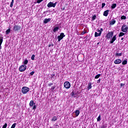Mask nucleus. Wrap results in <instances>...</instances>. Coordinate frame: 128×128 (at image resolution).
Listing matches in <instances>:
<instances>
[{
    "label": "nucleus",
    "instance_id": "nucleus-1",
    "mask_svg": "<svg viewBox=\"0 0 128 128\" xmlns=\"http://www.w3.org/2000/svg\"><path fill=\"white\" fill-rule=\"evenodd\" d=\"M22 92L23 94H28V92H30V88L26 86H23L22 89Z\"/></svg>",
    "mask_w": 128,
    "mask_h": 128
},
{
    "label": "nucleus",
    "instance_id": "nucleus-2",
    "mask_svg": "<svg viewBox=\"0 0 128 128\" xmlns=\"http://www.w3.org/2000/svg\"><path fill=\"white\" fill-rule=\"evenodd\" d=\"M22 29V26L18 24H16L13 26L14 32H18Z\"/></svg>",
    "mask_w": 128,
    "mask_h": 128
},
{
    "label": "nucleus",
    "instance_id": "nucleus-3",
    "mask_svg": "<svg viewBox=\"0 0 128 128\" xmlns=\"http://www.w3.org/2000/svg\"><path fill=\"white\" fill-rule=\"evenodd\" d=\"M29 106H33L32 108L33 110H36V103L34 102V100H30Z\"/></svg>",
    "mask_w": 128,
    "mask_h": 128
},
{
    "label": "nucleus",
    "instance_id": "nucleus-4",
    "mask_svg": "<svg viewBox=\"0 0 128 128\" xmlns=\"http://www.w3.org/2000/svg\"><path fill=\"white\" fill-rule=\"evenodd\" d=\"M128 25L124 24L121 28V30L122 32H128Z\"/></svg>",
    "mask_w": 128,
    "mask_h": 128
},
{
    "label": "nucleus",
    "instance_id": "nucleus-5",
    "mask_svg": "<svg viewBox=\"0 0 128 128\" xmlns=\"http://www.w3.org/2000/svg\"><path fill=\"white\" fill-rule=\"evenodd\" d=\"M56 2L53 3L52 2H50L47 4L48 8H56Z\"/></svg>",
    "mask_w": 128,
    "mask_h": 128
},
{
    "label": "nucleus",
    "instance_id": "nucleus-6",
    "mask_svg": "<svg viewBox=\"0 0 128 128\" xmlns=\"http://www.w3.org/2000/svg\"><path fill=\"white\" fill-rule=\"evenodd\" d=\"M114 36V32L112 31L110 32H108V33L106 34V38H112Z\"/></svg>",
    "mask_w": 128,
    "mask_h": 128
},
{
    "label": "nucleus",
    "instance_id": "nucleus-7",
    "mask_svg": "<svg viewBox=\"0 0 128 128\" xmlns=\"http://www.w3.org/2000/svg\"><path fill=\"white\" fill-rule=\"evenodd\" d=\"M26 70V65H22L20 66L19 68V70L21 72H24Z\"/></svg>",
    "mask_w": 128,
    "mask_h": 128
},
{
    "label": "nucleus",
    "instance_id": "nucleus-8",
    "mask_svg": "<svg viewBox=\"0 0 128 128\" xmlns=\"http://www.w3.org/2000/svg\"><path fill=\"white\" fill-rule=\"evenodd\" d=\"M64 36H66V35H64V33L62 32L60 34V36H58V42H60V40H62V38H64Z\"/></svg>",
    "mask_w": 128,
    "mask_h": 128
},
{
    "label": "nucleus",
    "instance_id": "nucleus-9",
    "mask_svg": "<svg viewBox=\"0 0 128 128\" xmlns=\"http://www.w3.org/2000/svg\"><path fill=\"white\" fill-rule=\"evenodd\" d=\"M64 87L65 88L68 89L70 88V83L68 82H64Z\"/></svg>",
    "mask_w": 128,
    "mask_h": 128
},
{
    "label": "nucleus",
    "instance_id": "nucleus-10",
    "mask_svg": "<svg viewBox=\"0 0 128 128\" xmlns=\"http://www.w3.org/2000/svg\"><path fill=\"white\" fill-rule=\"evenodd\" d=\"M97 32H99V34L98 33V32H95V34H94L95 38H98V36H102V31H100V29H98Z\"/></svg>",
    "mask_w": 128,
    "mask_h": 128
},
{
    "label": "nucleus",
    "instance_id": "nucleus-11",
    "mask_svg": "<svg viewBox=\"0 0 128 128\" xmlns=\"http://www.w3.org/2000/svg\"><path fill=\"white\" fill-rule=\"evenodd\" d=\"M121 63H122V60L120 59H116L114 61V64H121Z\"/></svg>",
    "mask_w": 128,
    "mask_h": 128
},
{
    "label": "nucleus",
    "instance_id": "nucleus-12",
    "mask_svg": "<svg viewBox=\"0 0 128 128\" xmlns=\"http://www.w3.org/2000/svg\"><path fill=\"white\" fill-rule=\"evenodd\" d=\"M116 40V35H114L112 38L111 40L110 41V44H114V42Z\"/></svg>",
    "mask_w": 128,
    "mask_h": 128
},
{
    "label": "nucleus",
    "instance_id": "nucleus-13",
    "mask_svg": "<svg viewBox=\"0 0 128 128\" xmlns=\"http://www.w3.org/2000/svg\"><path fill=\"white\" fill-rule=\"evenodd\" d=\"M3 42H4V37L2 36H0V50H2V44Z\"/></svg>",
    "mask_w": 128,
    "mask_h": 128
},
{
    "label": "nucleus",
    "instance_id": "nucleus-14",
    "mask_svg": "<svg viewBox=\"0 0 128 128\" xmlns=\"http://www.w3.org/2000/svg\"><path fill=\"white\" fill-rule=\"evenodd\" d=\"M108 12H110V10H105L103 14V16H108Z\"/></svg>",
    "mask_w": 128,
    "mask_h": 128
},
{
    "label": "nucleus",
    "instance_id": "nucleus-15",
    "mask_svg": "<svg viewBox=\"0 0 128 128\" xmlns=\"http://www.w3.org/2000/svg\"><path fill=\"white\" fill-rule=\"evenodd\" d=\"M49 22H50V18H45L44 20V24H48Z\"/></svg>",
    "mask_w": 128,
    "mask_h": 128
},
{
    "label": "nucleus",
    "instance_id": "nucleus-16",
    "mask_svg": "<svg viewBox=\"0 0 128 128\" xmlns=\"http://www.w3.org/2000/svg\"><path fill=\"white\" fill-rule=\"evenodd\" d=\"M114 24H116V20H114V19H113L110 22V26H114Z\"/></svg>",
    "mask_w": 128,
    "mask_h": 128
},
{
    "label": "nucleus",
    "instance_id": "nucleus-17",
    "mask_svg": "<svg viewBox=\"0 0 128 128\" xmlns=\"http://www.w3.org/2000/svg\"><path fill=\"white\" fill-rule=\"evenodd\" d=\"M92 82H89L88 83V88H87L88 90H90L92 89Z\"/></svg>",
    "mask_w": 128,
    "mask_h": 128
},
{
    "label": "nucleus",
    "instance_id": "nucleus-18",
    "mask_svg": "<svg viewBox=\"0 0 128 128\" xmlns=\"http://www.w3.org/2000/svg\"><path fill=\"white\" fill-rule=\"evenodd\" d=\"M58 120V117L54 116L52 119V122H56Z\"/></svg>",
    "mask_w": 128,
    "mask_h": 128
},
{
    "label": "nucleus",
    "instance_id": "nucleus-19",
    "mask_svg": "<svg viewBox=\"0 0 128 128\" xmlns=\"http://www.w3.org/2000/svg\"><path fill=\"white\" fill-rule=\"evenodd\" d=\"M128 64V60H127V59L124 60L122 62V64H123L124 66L126 64Z\"/></svg>",
    "mask_w": 128,
    "mask_h": 128
},
{
    "label": "nucleus",
    "instance_id": "nucleus-20",
    "mask_svg": "<svg viewBox=\"0 0 128 128\" xmlns=\"http://www.w3.org/2000/svg\"><path fill=\"white\" fill-rule=\"evenodd\" d=\"M75 114L76 116H78L80 114V110H76L75 112Z\"/></svg>",
    "mask_w": 128,
    "mask_h": 128
},
{
    "label": "nucleus",
    "instance_id": "nucleus-21",
    "mask_svg": "<svg viewBox=\"0 0 128 128\" xmlns=\"http://www.w3.org/2000/svg\"><path fill=\"white\" fill-rule=\"evenodd\" d=\"M125 34L123 32H120V34H119V35H118V36L119 38H120L122 36H124Z\"/></svg>",
    "mask_w": 128,
    "mask_h": 128
},
{
    "label": "nucleus",
    "instance_id": "nucleus-22",
    "mask_svg": "<svg viewBox=\"0 0 128 128\" xmlns=\"http://www.w3.org/2000/svg\"><path fill=\"white\" fill-rule=\"evenodd\" d=\"M59 28H58V27H56V28H54V30H53V32H58V30H59Z\"/></svg>",
    "mask_w": 128,
    "mask_h": 128
},
{
    "label": "nucleus",
    "instance_id": "nucleus-23",
    "mask_svg": "<svg viewBox=\"0 0 128 128\" xmlns=\"http://www.w3.org/2000/svg\"><path fill=\"white\" fill-rule=\"evenodd\" d=\"M122 52H120V53L116 52V53L115 56H122Z\"/></svg>",
    "mask_w": 128,
    "mask_h": 128
},
{
    "label": "nucleus",
    "instance_id": "nucleus-24",
    "mask_svg": "<svg viewBox=\"0 0 128 128\" xmlns=\"http://www.w3.org/2000/svg\"><path fill=\"white\" fill-rule=\"evenodd\" d=\"M116 4H113L111 6L112 8V9L116 8Z\"/></svg>",
    "mask_w": 128,
    "mask_h": 128
},
{
    "label": "nucleus",
    "instance_id": "nucleus-25",
    "mask_svg": "<svg viewBox=\"0 0 128 128\" xmlns=\"http://www.w3.org/2000/svg\"><path fill=\"white\" fill-rule=\"evenodd\" d=\"M10 28H8L6 30V34H10Z\"/></svg>",
    "mask_w": 128,
    "mask_h": 128
},
{
    "label": "nucleus",
    "instance_id": "nucleus-26",
    "mask_svg": "<svg viewBox=\"0 0 128 128\" xmlns=\"http://www.w3.org/2000/svg\"><path fill=\"white\" fill-rule=\"evenodd\" d=\"M28 60H25L23 62L24 64L26 66V64H28Z\"/></svg>",
    "mask_w": 128,
    "mask_h": 128
},
{
    "label": "nucleus",
    "instance_id": "nucleus-27",
    "mask_svg": "<svg viewBox=\"0 0 128 128\" xmlns=\"http://www.w3.org/2000/svg\"><path fill=\"white\" fill-rule=\"evenodd\" d=\"M96 18V15L94 14L92 16V20H94Z\"/></svg>",
    "mask_w": 128,
    "mask_h": 128
},
{
    "label": "nucleus",
    "instance_id": "nucleus-28",
    "mask_svg": "<svg viewBox=\"0 0 128 128\" xmlns=\"http://www.w3.org/2000/svg\"><path fill=\"white\" fill-rule=\"evenodd\" d=\"M120 20H126V16H122L120 17Z\"/></svg>",
    "mask_w": 128,
    "mask_h": 128
},
{
    "label": "nucleus",
    "instance_id": "nucleus-29",
    "mask_svg": "<svg viewBox=\"0 0 128 128\" xmlns=\"http://www.w3.org/2000/svg\"><path fill=\"white\" fill-rule=\"evenodd\" d=\"M100 76H101L100 74H98L96 75L94 78L96 80V79L98 78Z\"/></svg>",
    "mask_w": 128,
    "mask_h": 128
},
{
    "label": "nucleus",
    "instance_id": "nucleus-30",
    "mask_svg": "<svg viewBox=\"0 0 128 128\" xmlns=\"http://www.w3.org/2000/svg\"><path fill=\"white\" fill-rule=\"evenodd\" d=\"M55 76H56V74H55L54 72H53V73L51 74V78H54Z\"/></svg>",
    "mask_w": 128,
    "mask_h": 128
},
{
    "label": "nucleus",
    "instance_id": "nucleus-31",
    "mask_svg": "<svg viewBox=\"0 0 128 128\" xmlns=\"http://www.w3.org/2000/svg\"><path fill=\"white\" fill-rule=\"evenodd\" d=\"M88 32H86V30H84V32H82L81 33L82 36H84V34H86Z\"/></svg>",
    "mask_w": 128,
    "mask_h": 128
},
{
    "label": "nucleus",
    "instance_id": "nucleus-32",
    "mask_svg": "<svg viewBox=\"0 0 128 128\" xmlns=\"http://www.w3.org/2000/svg\"><path fill=\"white\" fill-rule=\"evenodd\" d=\"M34 58H36V56L34 54H32L31 57V60H34Z\"/></svg>",
    "mask_w": 128,
    "mask_h": 128
},
{
    "label": "nucleus",
    "instance_id": "nucleus-33",
    "mask_svg": "<svg viewBox=\"0 0 128 128\" xmlns=\"http://www.w3.org/2000/svg\"><path fill=\"white\" fill-rule=\"evenodd\" d=\"M16 123H14L11 126V128H16Z\"/></svg>",
    "mask_w": 128,
    "mask_h": 128
},
{
    "label": "nucleus",
    "instance_id": "nucleus-34",
    "mask_svg": "<svg viewBox=\"0 0 128 128\" xmlns=\"http://www.w3.org/2000/svg\"><path fill=\"white\" fill-rule=\"evenodd\" d=\"M105 6H106V3H104V2L102 3V8H104Z\"/></svg>",
    "mask_w": 128,
    "mask_h": 128
},
{
    "label": "nucleus",
    "instance_id": "nucleus-35",
    "mask_svg": "<svg viewBox=\"0 0 128 128\" xmlns=\"http://www.w3.org/2000/svg\"><path fill=\"white\" fill-rule=\"evenodd\" d=\"M70 96H76V94H74V92H72L70 93Z\"/></svg>",
    "mask_w": 128,
    "mask_h": 128
},
{
    "label": "nucleus",
    "instance_id": "nucleus-36",
    "mask_svg": "<svg viewBox=\"0 0 128 128\" xmlns=\"http://www.w3.org/2000/svg\"><path fill=\"white\" fill-rule=\"evenodd\" d=\"M8 126V124L6 123L2 126V128H6Z\"/></svg>",
    "mask_w": 128,
    "mask_h": 128
},
{
    "label": "nucleus",
    "instance_id": "nucleus-37",
    "mask_svg": "<svg viewBox=\"0 0 128 128\" xmlns=\"http://www.w3.org/2000/svg\"><path fill=\"white\" fill-rule=\"evenodd\" d=\"M54 88H56V86H53L51 88V90L52 92H54Z\"/></svg>",
    "mask_w": 128,
    "mask_h": 128
},
{
    "label": "nucleus",
    "instance_id": "nucleus-38",
    "mask_svg": "<svg viewBox=\"0 0 128 128\" xmlns=\"http://www.w3.org/2000/svg\"><path fill=\"white\" fill-rule=\"evenodd\" d=\"M100 115L97 118V122H100Z\"/></svg>",
    "mask_w": 128,
    "mask_h": 128
},
{
    "label": "nucleus",
    "instance_id": "nucleus-39",
    "mask_svg": "<svg viewBox=\"0 0 128 128\" xmlns=\"http://www.w3.org/2000/svg\"><path fill=\"white\" fill-rule=\"evenodd\" d=\"M14 2H11L10 4V8H12V6H14Z\"/></svg>",
    "mask_w": 128,
    "mask_h": 128
},
{
    "label": "nucleus",
    "instance_id": "nucleus-40",
    "mask_svg": "<svg viewBox=\"0 0 128 128\" xmlns=\"http://www.w3.org/2000/svg\"><path fill=\"white\" fill-rule=\"evenodd\" d=\"M42 0H38L37 4H40V2H42Z\"/></svg>",
    "mask_w": 128,
    "mask_h": 128
},
{
    "label": "nucleus",
    "instance_id": "nucleus-41",
    "mask_svg": "<svg viewBox=\"0 0 128 128\" xmlns=\"http://www.w3.org/2000/svg\"><path fill=\"white\" fill-rule=\"evenodd\" d=\"M30 74L31 76H34V71H32V72H30Z\"/></svg>",
    "mask_w": 128,
    "mask_h": 128
},
{
    "label": "nucleus",
    "instance_id": "nucleus-42",
    "mask_svg": "<svg viewBox=\"0 0 128 128\" xmlns=\"http://www.w3.org/2000/svg\"><path fill=\"white\" fill-rule=\"evenodd\" d=\"M48 46V48H50V46H54V44H49Z\"/></svg>",
    "mask_w": 128,
    "mask_h": 128
},
{
    "label": "nucleus",
    "instance_id": "nucleus-43",
    "mask_svg": "<svg viewBox=\"0 0 128 128\" xmlns=\"http://www.w3.org/2000/svg\"><path fill=\"white\" fill-rule=\"evenodd\" d=\"M100 78L97 80V84H100Z\"/></svg>",
    "mask_w": 128,
    "mask_h": 128
},
{
    "label": "nucleus",
    "instance_id": "nucleus-44",
    "mask_svg": "<svg viewBox=\"0 0 128 128\" xmlns=\"http://www.w3.org/2000/svg\"><path fill=\"white\" fill-rule=\"evenodd\" d=\"M120 86H125V84H122V83H121L120 84Z\"/></svg>",
    "mask_w": 128,
    "mask_h": 128
},
{
    "label": "nucleus",
    "instance_id": "nucleus-45",
    "mask_svg": "<svg viewBox=\"0 0 128 128\" xmlns=\"http://www.w3.org/2000/svg\"><path fill=\"white\" fill-rule=\"evenodd\" d=\"M100 32H101V34H102V32H104V29L102 28H100Z\"/></svg>",
    "mask_w": 128,
    "mask_h": 128
},
{
    "label": "nucleus",
    "instance_id": "nucleus-46",
    "mask_svg": "<svg viewBox=\"0 0 128 128\" xmlns=\"http://www.w3.org/2000/svg\"><path fill=\"white\" fill-rule=\"evenodd\" d=\"M52 84H53L52 83H50V84H48V86H52Z\"/></svg>",
    "mask_w": 128,
    "mask_h": 128
},
{
    "label": "nucleus",
    "instance_id": "nucleus-47",
    "mask_svg": "<svg viewBox=\"0 0 128 128\" xmlns=\"http://www.w3.org/2000/svg\"><path fill=\"white\" fill-rule=\"evenodd\" d=\"M101 128H106V126H102L101 127Z\"/></svg>",
    "mask_w": 128,
    "mask_h": 128
},
{
    "label": "nucleus",
    "instance_id": "nucleus-48",
    "mask_svg": "<svg viewBox=\"0 0 128 128\" xmlns=\"http://www.w3.org/2000/svg\"><path fill=\"white\" fill-rule=\"evenodd\" d=\"M121 40H124V38H121Z\"/></svg>",
    "mask_w": 128,
    "mask_h": 128
},
{
    "label": "nucleus",
    "instance_id": "nucleus-49",
    "mask_svg": "<svg viewBox=\"0 0 128 128\" xmlns=\"http://www.w3.org/2000/svg\"><path fill=\"white\" fill-rule=\"evenodd\" d=\"M14 0H12V2H14Z\"/></svg>",
    "mask_w": 128,
    "mask_h": 128
},
{
    "label": "nucleus",
    "instance_id": "nucleus-50",
    "mask_svg": "<svg viewBox=\"0 0 128 128\" xmlns=\"http://www.w3.org/2000/svg\"><path fill=\"white\" fill-rule=\"evenodd\" d=\"M62 10H64V8H63Z\"/></svg>",
    "mask_w": 128,
    "mask_h": 128
},
{
    "label": "nucleus",
    "instance_id": "nucleus-51",
    "mask_svg": "<svg viewBox=\"0 0 128 128\" xmlns=\"http://www.w3.org/2000/svg\"><path fill=\"white\" fill-rule=\"evenodd\" d=\"M97 44H100V42H98V43H97Z\"/></svg>",
    "mask_w": 128,
    "mask_h": 128
},
{
    "label": "nucleus",
    "instance_id": "nucleus-52",
    "mask_svg": "<svg viewBox=\"0 0 128 128\" xmlns=\"http://www.w3.org/2000/svg\"><path fill=\"white\" fill-rule=\"evenodd\" d=\"M74 98H76V96H74Z\"/></svg>",
    "mask_w": 128,
    "mask_h": 128
}]
</instances>
